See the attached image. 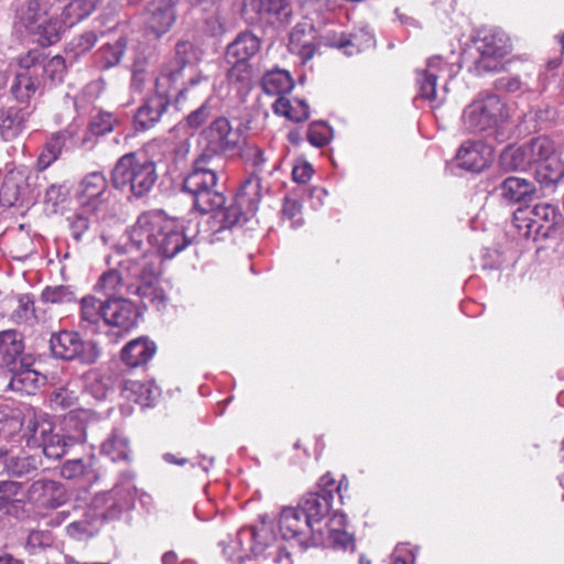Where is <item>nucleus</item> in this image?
<instances>
[{"mask_svg":"<svg viewBox=\"0 0 564 564\" xmlns=\"http://www.w3.org/2000/svg\"><path fill=\"white\" fill-rule=\"evenodd\" d=\"M34 357H24L19 361L15 369L9 371L11 375L8 383V390L17 391L25 394H35L41 386L45 383V376L34 370Z\"/></svg>","mask_w":564,"mask_h":564,"instance_id":"obj_20","label":"nucleus"},{"mask_svg":"<svg viewBox=\"0 0 564 564\" xmlns=\"http://www.w3.org/2000/svg\"><path fill=\"white\" fill-rule=\"evenodd\" d=\"M50 351L54 359L84 367L96 365L101 357L97 340L85 339L79 332L61 329L51 334Z\"/></svg>","mask_w":564,"mask_h":564,"instance_id":"obj_5","label":"nucleus"},{"mask_svg":"<svg viewBox=\"0 0 564 564\" xmlns=\"http://www.w3.org/2000/svg\"><path fill=\"white\" fill-rule=\"evenodd\" d=\"M82 379L95 399L105 400L107 398L109 391V377L102 376L96 369H89L82 376Z\"/></svg>","mask_w":564,"mask_h":564,"instance_id":"obj_42","label":"nucleus"},{"mask_svg":"<svg viewBox=\"0 0 564 564\" xmlns=\"http://www.w3.org/2000/svg\"><path fill=\"white\" fill-rule=\"evenodd\" d=\"M237 540L241 551H249L254 557L264 555L265 551L276 542L272 529L264 521L259 525L240 529Z\"/></svg>","mask_w":564,"mask_h":564,"instance_id":"obj_18","label":"nucleus"},{"mask_svg":"<svg viewBox=\"0 0 564 564\" xmlns=\"http://www.w3.org/2000/svg\"><path fill=\"white\" fill-rule=\"evenodd\" d=\"M273 112L278 116H283L289 120L295 122L294 116L300 115V108L292 105L291 100L280 96L272 105Z\"/></svg>","mask_w":564,"mask_h":564,"instance_id":"obj_62","label":"nucleus"},{"mask_svg":"<svg viewBox=\"0 0 564 564\" xmlns=\"http://www.w3.org/2000/svg\"><path fill=\"white\" fill-rule=\"evenodd\" d=\"M564 177V163L558 156H552L547 161L540 163L534 173V182H538L541 188H553Z\"/></svg>","mask_w":564,"mask_h":564,"instance_id":"obj_31","label":"nucleus"},{"mask_svg":"<svg viewBox=\"0 0 564 564\" xmlns=\"http://www.w3.org/2000/svg\"><path fill=\"white\" fill-rule=\"evenodd\" d=\"M120 360L128 368L126 372H131L141 366V337L130 340L122 347Z\"/></svg>","mask_w":564,"mask_h":564,"instance_id":"obj_46","label":"nucleus"},{"mask_svg":"<svg viewBox=\"0 0 564 564\" xmlns=\"http://www.w3.org/2000/svg\"><path fill=\"white\" fill-rule=\"evenodd\" d=\"M101 454L108 456L112 462H129V441L118 431H113L101 444Z\"/></svg>","mask_w":564,"mask_h":564,"instance_id":"obj_36","label":"nucleus"},{"mask_svg":"<svg viewBox=\"0 0 564 564\" xmlns=\"http://www.w3.org/2000/svg\"><path fill=\"white\" fill-rule=\"evenodd\" d=\"M171 86L172 84L159 85L158 78L155 79V94L143 102V116L148 118V121H143V130L158 122L163 112L167 109L171 101Z\"/></svg>","mask_w":564,"mask_h":564,"instance_id":"obj_27","label":"nucleus"},{"mask_svg":"<svg viewBox=\"0 0 564 564\" xmlns=\"http://www.w3.org/2000/svg\"><path fill=\"white\" fill-rule=\"evenodd\" d=\"M123 279L121 269L109 270L101 274L99 278L96 289L100 290H115L116 285L119 284Z\"/></svg>","mask_w":564,"mask_h":564,"instance_id":"obj_63","label":"nucleus"},{"mask_svg":"<svg viewBox=\"0 0 564 564\" xmlns=\"http://www.w3.org/2000/svg\"><path fill=\"white\" fill-rule=\"evenodd\" d=\"M128 45L127 36L119 37L113 45L107 44L100 48L101 58L106 66H115L120 62L124 48Z\"/></svg>","mask_w":564,"mask_h":564,"instance_id":"obj_53","label":"nucleus"},{"mask_svg":"<svg viewBox=\"0 0 564 564\" xmlns=\"http://www.w3.org/2000/svg\"><path fill=\"white\" fill-rule=\"evenodd\" d=\"M42 465V459L36 455L13 456L8 452L4 460V469L15 477L26 476Z\"/></svg>","mask_w":564,"mask_h":564,"instance_id":"obj_37","label":"nucleus"},{"mask_svg":"<svg viewBox=\"0 0 564 564\" xmlns=\"http://www.w3.org/2000/svg\"><path fill=\"white\" fill-rule=\"evenodd\" d=\"M474 43L479 57L474 62L478 75L497 72L501 67V58L511 50L507 34L498 29H482L477 32Z\"/></svg>","mask_w":564,"mask_h":564,"instance_id":"obj_9","label":"nucleus"},{"mask_svg":"<svg viewBox=\"0 0 564 564\" xmlns=\"http://www.w3.org/2000/svg\"><path fill=\"white\" fill-rule=\"evenodd\" d=\"M64 31L57 17H47L42 23L39 22V29L30 30L28 33L34 36L39 45L48 47L61 41Z\"/></svg>","mask_w":564,"mask_h":564,"instance_id":"obj_34","label":"nucleus"},{"mask_svg":"<svg viewBox=\"0 0 564 564\" xmlns=\"http://www.w3.org/2000/svg\"><path fill=\"white\" fill-rule=\"evenodd\" d=\"M495 191L510 205L529 206L541 196L534 181L519 176L506 177Z\"/></svg>","mask_w":564,"mask_h":564,"instance_id":"obj_14","label":"nucleus"},{"mask_svg":"<svg viewBox=\"0 0 564 564\" xmlns=\"http://www.w3.org/2000/svg\"><path fill=\"white\" fill-rule=\"evenodd\" d=\"M322 42L328 47L343 51L347 56H354L370 47L373 44V37L365 30L354 33L328 32L322 36Z\"/></svg>","mask_w":564,"mask_h":564,"instance_id":"obj_21","label":"nucleus"},{"mask_svg":"<svg viewBox=\"0 0 564 564\" xmlns=\"http://www.w3.org/2000/svg\"><path fill=\"white\" fill-rule=\"evenodd\" d=\"M494 87L501 93H517L521 89L522 83L518 76H502L495 80Z\"/></svg>","mask_w":564,"mask_h":564,"instance_id":"obj_64","label":"nucleus"},{"mask_svg":"<svg viewBox=\"0 0 564 564\" xmlns=\"http://www.w3.org/2000/svg\"><path fill=\"white\" fill-rule=\"evenodd\" d=\"M104 302L95 296L88 295L80 301L82 319L90 324H97L99 319H104Z\"/></svg>","mask_w":564,"mask_h":564,"instance_id":"obj_47","label":"nucleus"},{"mask_svg":"<svg viewBox=\"0 0 564 564\" xmlns=\"http://www.w3.org/2000/svg\"><path fill=\"white\" fill-rule=\"evenodd\" d=\"M23 335L17 329L0 332V368L8 372L19 366L24 357H33L24 352Z\"/></svg>","mask_w":564,"mask_h":564,"instance_id":"obj_23","label":"nucleus"},{"mask_svg":"<svg viewBox=\"0 0 564 564\" xmlns=\"http://www.w3.org/2000/svg\"><path fill=\"white\" fill-rule=\"evenodd\" d=\"M235 24L231 20L223 17L218 11L204 20L203 31L206 35L221 39L226 33L231 32Z\"/></svg>","mask_w":564,"mask_h":564,"instance_id":"obj_43","label":"nucleus"},{"mask_svg":"<svg viewBox=\"0 0 564 564\" xmlns=\"http://www.w3.org/2000/svg\"><path fill=\"white\" fill-rule=\"evenodd\" d=\"M440 58L430 59L426 69L417 72V84L420 87V96L424 99L433 101L436 99V82L437 75L433 70L435 63Z\"/></svg>","mask_w":564,"mask_h":564,"instance_id":"obj_41","label":"nucleus"},{"mask_svg":"<svg viewBox=\"0 0 564 564\" xmlns=\"http://www.w3.org/2000/svg\"><path fill=\"white\" fill-rule=\"evenodd\" d=\"M261 189V178L257 174L247 177L239 187L234 202L228 207L224 206L218 209L220 227L231 228L254 216L262 198Z\"/></svg>","mask_w":564,"mask_h":564,"instance_id":"obj_8","label":"nucleus"},{"mask_svg":"<svg viewBox=\"0 0 564 564\" xmlns=\"http://www.w3.org/2000/svg\"><path fill=\"white\" fill-rule=\"evenodd\" d=\"M28 116L30 111L14 106L0 108V134L4 139L15 137L23 129Z\"/></svg>","mask_w":564,"mask_h":564,"instance_id":"obj_32","label":"nucleus"},{"mask_svg":"<svg viewBox=\"0 0 564 564\" xmlns=\"http://www.w3.org/2000/svg\"><path fill=\"white\" fill-rule=\"evenodd\" d=\"M143 234L155 253L172 259L193 242L163 210L143 212Z\"/></svg>","mask_w":564,"mask_h":564,"instance_id":"obj_3","label":"nucleus"},{"mask_svg":"<svg viewBox=\"0 0 564 564\" xmlns=\"http://www.w3.org/2000/svg\"><path fill=\"white\" fill-rule=\"evenodd\" d=\"M80 196L91 200L98 198L107 188V180L100 172H93L85 176L80 183Z\"/></svg>","mask_w":564,"mask_h":564,"instance_id":"obj_44","label":"nucleus"},{"mask_svg":"<svg viewBox=\"0 0 564 564\" xmlns=\"http://www.w3.org/2000/svg\"><path fill=\"white\" fill-rule=\"evenodd\" d=\"M46 56L37 50H31L19 58L18 65L20 70H29L31 74L36 73L42 76L43 63Z\"/></svg>","mask_w":564,"mask_h":564,"instance_id":"obj_54","label":"nucleus"},{"mask_svg":"<svg viewBox=\"0 0 564 564\" xmlns=\"http://www.w3.org/2000/svg\"><path fill=\"white\" fill-rule=\"evenodd\" d=\"M174 52V58L162 68L158 77L159 85L175 83L186 66L195 65L200 61L202 52L191 41H178L175 44Z\"/></svg>","mask_w":564,"mask_h":564,"instance_id":"obj_15","label":"nucleus"},{"mask_svg":"<svg viewBox=\"0 0 564 564\" xmlns=\"http://www.w3.org/2000/svg\"><path fill=\"white\" fill-rule=\"evenodd\" d=\"M116 120L109 112H99L89 122L87 134L84 142L87 141L88 134L101 137L113 130Z\"/></svg>","mask_w":564,"mask_h":564,"instance_id":"obj_50","label":"nucleus"},{"mask_svg":"<svg viewBox=\"0 0 564 564\" xmlns=\"http://www.w3.org/2000/svg\"><path fill=\"white\" fill-rule=\"evenodd\" d=\"M174 21V7L170 0H153L143 11L147 34H153L155 39L165 34Z\"/></svg>","mask_w":564,"mask_h":564,"instance_id":"obj_19","label":"nucleus"},{"mask_svg":"<svg viewBox=\"0 0 564 564\" xmlns=\"http://www.w3.org/2000/svg\"><path fill=\"white\" fill-rule=\"evenodd\" d=\"M314 524L299 508H284L280 514L279 529L284 540L294 539L304 544L306 536L314 531Z\"/></svg>","mask_w":564,"mask_h":564,"instance_id":"obj_22","label":"nucleus"},{"mask_svg":"<svg viewBox=\"0 0 564 564\" xmlns=\"http://www.w3.org/2000/svg\"><path fill=\"white\" fill-rule=\"evenodd\" d=\"M86 417L80 413L70 412L63 419L58 431L73 447L86 442Z\"/></svg>","mask_w":564,"mask_h":564,"instance_id":"obj_33","label":"nucleus"},{"mask_svg":"<svg viewBox=\"0 0 564 564\" xmlns=\"http://www.w3.org/2000/svg\"><path fill=\"white\" fill-rule=\"evenodd\" d=\"M69 195V189L65 184H52L45 191L44 204L51 205L53 210H56V207L64 203Z\"/></svg>","mask_w":564,"mask_h":564,"instance_id":"obj_56","label":"nucleus"},{"mask_svg":"<svg viewBox=\"0 0 564 564\" xmlns=\"http://www.w3.org/2000/svg\"><path fill=\"white\" fill-rule=\"evenodd\" d=\"M261 86L267 95L275 96L289 93L294 86V80L289 72L278 69L268 72L262 78Z\"/></svg>","mask_w":564,"mask_h":564,"instance_id":"obj_35","label":"nucleus"},{"mask_svg":"<svg viewBox=\"0 0 564 564\" xmlns=\"http://www.w3.org/2000/svg\"><path fill=\"white\" fill-rule=\"evenodd\" d=\"M47 17V3L40 0H28L21 9V22L28 32L39 29V22L42 23Z\"/></svg>","mask_w":564,"mask_h":564,"instance_id":"obj_38","label":"nucleus"},{"mask_svg":"<svg viewBox=\"0 0 564 564\" xmlns=\"http://www.w3.org/2000/svg\"><path fill=\"white\" fill-rule=\"evenodd\" d=\"M67 67L65 58L61 55H55L48 61H44L42 67V76L45 74L52 83H63Z\"/></svg>","mask_w":564,"mask_h":564,"instance_id":"obj_51","label":"nucleus"},{"mask_svg":"<svg viewBox=\"0 0 564 564\" xmlns=\"http://www.w3.org/2000/svg\"><path fill=\"white\" fill-rule=\"evenodd\" d=\"M95 31H87L79 36L74 37L65 48L66 54L73 53L74 57H78L89 52L97 42Z\"/></svg>","mask_w":564,"mask_h":564,"instance_id":"obj_48","label":"nucleus"},{"mask_svg":"<svg viewBox=\"0 0 564 564\" xmlns=\"http://www.w3.org/2000/svg\"><path fill=\"white\" fill-rule=\"evenodd\" d=\"M141 174V164L138 161L137 152L122 155L111 171V184L122 192L127 191L132 196L141 197V182L137 183Z\"/></svg>","mask_w":564,"mask_h":564,"instance_id":"obj_13","label":"nucleus"},{"mask_svg":"<svg viewBox=\"0 0 564 564\" xmlns=\"http://www.w3.org/2000/svg\"><path fill=\"white\" fill-rule=\"evenodd\" d=\"M315 29L311 23H297L290 33L288 48L300 57L302 64L311 61L318 50Z\"/></svg>","mask_w":564,"mask_h":564,"instance_id":"obj_24","label":"nucleus"},{"mask_svg":"<svg viewBox=\"0 0 564 564\" xmlns=\"http://www.w3.org/2000/svg\"><path fill=\"white\" fill-rule=\"evenodd\" d=\"M37 178V175H32L24 169L10 170L0 186V204L12 207L34 202L40 195L36 192Z\"/></svg>","mask_w":564,"mask_h":564,"instance_id":"obj_10","label":"nucleus"},{"mask_svg":"<svg viewBox=\"0 0 564 564\" xmlns=\"http://www.w3.org/2000/svg\"><path fill=\"white\" fill-rule=\"evenodd\" d=\"M232 66L228 69L227 76L230 82L247 84L251 79L252 68L248 62L231 59Z\"/></svg>","mask_w":564,"mask_h":564,"instance_id":"obj_57","label":"nucleus"},{"mask_svg":"<svg viewBox=\"0 0 564 564\" xmlns=\"http://www.w3.org/2000/svg\"><path fill=\"white\" fill-rule=\"evenodd\" d=\"M86 17L82 14L78 7L74 3V1H69L64 8L58 18V22L62 24L63 29L70 28L76 23L84 20Z\"/></svg>","mask_w":564,"mask_h":564,"instance_id":"obj_60","label":"nucleus"},{"mask_svg":"<svg viewBox=\"0 0 564 564\" xmlns=\"http://www.w3.org/2000/svg\"><path fill=\"white\" fill-rule=\"evenodd\" d=\"M210 116V107H208L206 104H203L200 107L187 115L185 118V124L193 130H197L207 122Z\"/></svg>","mask_w":564,"mask_h":564,"instance_id":"obj_61","label":"nucleus"},{"mask_svg":"<svg viewBox=\"0 0 564 564\" xmlns=\"http://www.w3.org/2000/svg\"><path fill=\"white\" fill-rule=\"evenodd\" d=\"M237 154H239L245 162L250 163L259 172L262 171L261 166L263 165L265 160L263 151L257 145L246 144L245 148L240 145V150L238 151Z\"/></svg>","mask_w":564,"mask_h":564,"instance_id":"obj_58","label":"nucleus"},{"mask_svg":"<svg viewBox=\"0 0 564 564\" xmlns=\"http://www.w3.org/2000/svg\"><path fill=\"white\" fill-rule=\"evenodd\" d=\"M242 144L240 129H234L226 117L215 118L200 131L202 153L194 163L207 165L214 156H231L238 153Z\"/></svg>","mask_w":564,"mask_h":564,"instance_id":"obj_6","label":"nucleus"},{"mask_svg":"<svg viewBox=\"0 0 564 564\" xmlns=\"http://www.w3.org/2000/svg\"><path fill=\"white\" fill-rule=\"evenodd\" d=\"M330 501L329 497L321 492H308L302 498L299 507L314 524L321 522L329 513Z\"/></svg>","mask_w":564,"mask_h":564,"instance_id":"obj_30","label":"nucleus"},{"mask_svg":"<svg viewBox=\"0 0 564 564\" xmlns=\"http://www.w3.org/2000/svg\"><path fill=\"white\" fill-rule=\"evenodd\" d=\"M499 164L507 172L525 171L532 165L527 143L507 145L499 156Z\"/></svg>","mask_w":564,"mask_h":564,"instance_id":"obj_29","label":"nucleus"},{"mask_svg":"<svg viewBox=\"0 0 564 564\" xmlns=\"http://www.w3.org/2000/svg\"><path fill=\"white\" fill-rule=\"evenodd\" d=\"M147 268H143V299H149L150 302L156 303L158 305L163 304L165 302V294L162 289H158L154 286V281L156 280V270L151 268L150 273L151 278L149 280L145 279Z\"/></svg>","mask_w":564,"mask_h":564,"instance_id":"obj_55","label":"nucleus"},{"mask_svg":"<svg viewBox=\"0 0 564 564\" xmlns=\"http://www.w3.org/2000/svg\"><path fill=\"white\" fill-rule=\"evenodd\" d=\"M104 321L107 325L129 330L141 315L139 307L123 297H108L104 301Z\"/></svg>","mask_w":564,"mask_h":564,"instance_id":"obj_17","label":"nucleus"},{"mask_svg":"<svg viewBox=\"0 0 564 564\" xmlns=\"http://www.w3.org/2000/svg\"><path fill=\"white\" fill-rule=\"evenodd\" d=\"M41 300L45 303L64 304L76 302L77 299L70 286L56 285L46 286L41 294Z\"/></svg>","mask_w":564,"mask_h":564,"instance_id":"obj_45","label":"nucleus"},{"mask_svg":"<svg viewBox=\"0 0 564 564\" xmlns=\"http://www.w3.org/2000/svg\"><path fill=\"white\" fill-rule=\"evenodd\" d=\"M87 465L82 458L67 459L61 467V475L65 479H76L87 473Z\"/></svg>","mask_w":564,"mask_h":564,"instance_id":"obj_59","label":"nucleus"},{"mask_svg":"<svg viewBox=\"0 0 564 564\" xmlns=\"http://www.w3.org/2000/svg\"><path fill=\"white\" fill-rule=\"evenodd\" d=\"M217 174L207 165L193 163L191 173L184 178L182 188L193 197V207L200 214L224 207L226 197L217 189Z\"/></svg>","mask_w":564,"mask_h":564,"instance_id":"obj_7","label":"nucleus"},{"mask_svg":"<svg viewBox=\"0 0 564 564\" xmlns=\"http://www.w3.org/2000/svg\"><path fill=\"white\" fill-rule=\"evenodd\" d=\"M462 120L467 131L487 132V140L496 144L505 143L511 137L507 104L496 94H486L466 106Z\"/></svg>","mask_w":564,"mask_h":564,"instance_id":"obj_1","label":"nucleus"},{"mask_svg":"<svg viewBox=\"0 0 564 564\" xmlns=\"http://www.w3.org/2000/svg\"><path fill=\"white\" fill-rule=\"evenodd\" d=\"M65 143L66 134L64 132H57L46 141L43 151L37 159V167L40 171L47 169L58 159Z\"/></svg>","mask_w":564,"mask_h":564,"instance_id":"obj_39","label":"nucleus"},{"mask_svg":"<svg viewBox=\"0 0 564 564\" xmlns=\"http://www.w3.org/2000/svg\"><path fill=\"white\" fill-rule=\"evenodd\" d=\"M528 147V151L530 153V159L532 164H540L552 156H556V150L554 142L545 137H536L525 142Z\"/></svg>","mask_w":564,"mask_h":564,"instance_id":"obj_40","label":"nucleus"},{"mask_svg":"<svg viewBox=\"0 0 564 564\" xmlns=\"http://www.w3.org/2000/svg\"><path fill=\"white\" fill-rule=\"evenodd\" d=\"M495 142L468 140L458 149L455 160L457 166L469 172H481L490 162Z\"/></svg>","mask_w":564,"mask_h":564,"instance_id":"obj_16","label":"nucleus"},{"mask_svg":"<svg viewBox=\"0 0 564 564\" xmlns=\"http://www.w3.org/2000/svg\"><path fill=\"white\" fill-rule=\"evenodd\" d=\"M131 372L122 371V381L120 384V394L123 400L132 404H139L141 400V381L129 378Z\"/></svg>","mask_w":564,"mask_h":564,"instance_id":"obj_52","label":"nucleus"},{"mask_svg":"<svg viewBox=\"0 0 564 564\" xmlns=\"http://www.w3.org/2000/svg\"><path fill=\"white\" fill-rule=\"evenodd\" d=\"M240 18L253 28L278 32L292 21L293 7L290 0H241Z\"/></svg>","mask_w":564,"mask_h":564,"instance_id":"obj_4","label":"nucleus"},{"mask_svg":"<svg viewBox=\"0 0 564 564\" xmlns=\"http://www.w3.org/2000/svg\"><path fill=\"white\" fill-rule=\"evenodd\" d=\"M135 479V471L129 469L121 470L115 488V497L108 499L107 506L104 509L99 507V499H95L93 505L86 510L84 518L68 525V531L91 535L97 530L98 524L118 519L122 512L134 509L139 497V490L134 484Z\"/></svg>","mask_w":564,"mask_h":564,"instance_id":"obj_2","label":"nucleus"},{"mask_svg":"<svg viewBox=\"0 0 564 564\" xmlns=\"http://www.w3.org/2000/svg\"><path fill=\"white\" fill-rule=\"evenodd\" d=\"M23 486L19 481L0 480V512L17 520L28 514L23 495Z\"/></svg>","mask_w":564,"mask_h":564,"instance_id":"obj_25","label":"nucleus"},{"mask_svg":"<svg viewBox=\"0 0 564 564\" xmlns=\"http://www.w3.org/2000/svg\"><path fill=\"white\" fill-rule=\"evenodd\" d=\"M262 40L252 31H241L226 47L227 61L249 62L260 52Z\"/></svg>","mask_w":564,"mask_h":564,"instance_id":"obj_26","label":"nucleus"},{"mask_svg":"<svg viewBox=\"0 0 564 564\" xmlns=\"http://www.w3.org/2000/svg\"><path fill=\"white\" fill-rule=\"evenodd\" d=\"M332 128L324 121H313L307 129V141L315 148H324L330 141Z\"/></svg>","mask_w":564,"mask_h":564,"instance_id":"obj_49","label":"nucleus"},{"mask_svg":"<svg viewBox=\"0 0 564 564\" xmlns=\"http://www.w3.org/2000/svg\"><path fill=\"white\" fill-rule=\"evenodd\" d=\"M26 499L41 509H57L67 501V490L59 481L39 479L28 488Z\"/></svg>","mask_w":564,"mask_h":564,"instance_id":"obj_12","label":"nucleus"},{"mask_svg":"<svg viewBox=\"0 0 564 564\" xmlns=\"http://www.w3.org/2000/svg\"><path fill=\"white\" fill-rule=\"evenodd\" d=\"M41 78L42 76H39L36 73L31 74L29 70H19L10 88L14 99L20 104L29 106L31 98L41 87Z\"/></svg>","mask_w":564,"mask_h":564,"instance_id":"obj_28","label":"nucleus"},{"mask_svg":"<svg viewBox=\"0 0 564 564\" xmlns=\"http://www.w3.org/2000/svg\"><path fill=\"white\" fill-rule=\"evenodd\" d=\"M28 431L30 432L28 445L42 447V452L47 458L61 459L72 447L64 435L59 431H55L50 421L39 422L33 417L29 421Z\"/></svg>","mask_w":564,"mask_h":564,"instance_id":"obj_11","label":"nucleus"}]
</instances>
